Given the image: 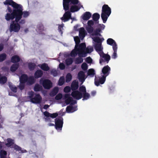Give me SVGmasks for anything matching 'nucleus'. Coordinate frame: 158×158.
I'll list each match as a JSON object with an SVG mask.
<instances>
[{
	"instance_id": "5701e85b",
	"label": "nucleus",
	"mask_w": 158,
	"mask_h": 158,
	"mask_svg": "<svg viewBox=\"0 0 158 158\" xmlns=\"http://www.w3.org/2000/svg\"><path fill=\"white\" fill-rule=\"evenodd\" d=\"M91 14L89 12H86L82 15V18L84 20H89L91 17Z\"/></svg>"
},
{
	"instance_id": "423d86ee",
	"label": "nucleus",
	"mask_w": 158,
	"mask_h": 158,
	"mask_svg": "<svg viewBox=\"0 0 158 158\" xmlns=\"http://www.w3.org/2000/svg\"><path fill=\"white\" fill-rule=\"evenodd\" d=\"M100 56L101 57L104 59L100 58L99 60V63L100 64H102V62L106 61L107 63H108L110 59V56L108 54H105L103 52L100 53Z\"/></svg>"
},
{
	"instance_id": "bf43d9fd",
	"label": "nucleus",
	"mask_w": 158,
	"mask_h": 158,
	"mask_svg": "<svg viewBox=\"0 0 158 158\" xmlns=\"http://www.w3.org/2000/svg\"><path fill=\"white\" fill-rule=\"evenodd\" d=\"M62 98V94L61 93H59L56 96L55 99L56 100H59L61 99Z\"/></svg>"
},
{
	"instance_id": "ea45409f",
	"label": "nucleus",
	"mask_w": 158,
	"mask_h": 158,
	"mask_svg": "<svg viewBox=\"0 0 158 158\" xmlns=\"http://www.w3.org/2000/svg\"><path fill=\"white\" fill-rule=\"evenodd\" d=\"M81 57H82L79 56V57L76 58L75 60V64H78L82 63L83 62V59Z\"/></svg>"
},
{
	"instance_id": "6e6552de",
	"label": "nucleus",
	"mask_w": 158,
	"mask_h": 158,
	"mask_svg": "<svg viewBox=\"0 0 158 158\" xmlns=\"http://www.w3.org/2000/svg\"><path fill=\"white\" fill-rule=\"evenodd\" d=\"M72 19L71 14L70 12L68 10L66 11L63 15V16L60 18V19L64 22Z\"/></svg>"
},
{
	"instance_id": "393cba45",
	"label": "nucleus",
	"mask_w": 158,
	"mask_h": 158,
	"mask_svg": "<svg viewBox=\"0 0 158 158\" xmlns=\"http://www.w3.org/2000/svg\"><path fill=\"white\" fill-rule=\"evenodd\" d=\"M85 31L83 27H81L79 30V36L81 39H83L85 36Z\"/></svg>"
},
{
	"instance_id": "72a5a7b5",
	"label": "nucleus",
	"mask_w": 158,
	"mask_h": 158,
	"mask_svg": "<svg viewBox=\"0 0 158 158\" xmlns=\"http://www.w3.org/2000/svg\"><path fill=\"white\" fill-rule=\"evenodd\" d=\"M93 40L97 44H102V43L104 40V39L103 38H100L99 37L96 36L93 38Z\"/></svg>"
},
{
	"instance_id": "052dcab7",
	"label": "nucleus",
	"mask_w": 158,
	"mask_h": 158,
	"mask_svg": "<svg viewBox=\"0 0 158 158\" xmlns=\"http://www.w3.org/2000/svg\"><path fill=\"white\" fill-rule=\"evenodd\" d=\"M51 73L54 77L56 76L58 74L57 71L54 69H52L51 71Z\"/></svg>"
},
{
	"instance_id": "de8ad7c7",
	"label": "nucleus",
	"mask_w": 158,
	"mask_h": 158,
	"mask_svg": "<svg viewBox=\"0 0 158 158\" xmlns=\"http://www.w3.org/2000/svg\"><path fill=\"white\" fill-rule=\"evenodd\" d=\"M6 58V55L5 53H3L0 54V62L4 60Z\"/></svg>"
},
{
	"instance_id": "2eb2a0df",
	"label": "nucleus",
	"mask_w": 158,
	"mask_h": 158,
	"mask_svg": "<svg viewBox=\"0 0 158 158\" xmlns=\"http://www.w3.org/2000/svg\"><path fill=\"white\" fill-rule=\"evenodd\" d=\"M88 27H86V29L89 33H91L93 31L94 28L92 27L94 24V22L92 20H89L87 23Z\"/></svg>"
},
{
	"instance_id": "f257e3e1",
	"label": "nucleus",
	"mask_w": 158,
	"mask_h": 158,
	"mask_svg": "<svg viewBox=\"0 0 158 158\" xmlns=\"http://www.w3.org/2000/svg\"><path fill=\"white\" fill-rule=\"evenodd\" d=\"M23 7L20 4L19 5L14 12H12V9L8 6L6 10L7 13L5 15V19L6 21H8L13 20L15 17H16L19 20L22 19V17L27 18L29 15L30 13L27 11H23Z\"/></svg>"
},
{
	"instance_id": "0eeeda50",
	"label": "nucleus",
	"mask_w": 158,
	"mask_h": 158,
	"mask_svg": "<svg viewBox=\"0 0 158 158\" xmlns=\"http://www.w3.org/2000/svg\"><path fill=\"white\" fill-rule=\"evenodd\" d=\"M42 100V98L39 94H35L33 98L31 99V102L35 104L40 103Z\"/></svg>"
},
{
	"instance_id": "4c0bfd02",
	"label": "nucleus",
	"mask_w": 158,
	"mask_h": 158,
	"mask_svg": "<svg viewBox=\"0 0 158 158\" xmlns=\"http://www.w3.org/2000/svg\"><path fill=\"white\" fill-rule=\"evenodd\" d=\"M9 86L11 90L14 92L16 93L17 92V88L15 85L12 84L11 83H9Z\"/></svg>"
},
{
	"instance_id": "c03bdc74",
	"label": "nucleus",
	"mask_w": 158,
	"mask_h": 158,
	"mask_svg": "<svg viewBox=\"0 0 158 158\" xmlns=\"http://www.w3.org/2000/svg\"><path fill=\"white\" fill-rule=\"evenodd\" d=\"M72 79V76L71 73H68L66 77V82L68 83Z\"/></svg>"
},
{
	"instance_id": "4d7b16f0",
	"label": "nucleus",
	"mask_w": 158,
	"mask_h": 158,
	"mask_svg": "<svg viewBox=\"0 0 158 158\" xmlns=\"http://www.w3.org/2000/svg\"><path fill=\"white\" fill-rule=\"evenodd\" d=\"M74 40L76 43L75 46H77V45L79 44L80 42V38L78 36L74 37Z\"/></svg>"
},
{
	"instance_id": "e2e57ef3",
	"label": "nucleus",
	"mask_w": 158,
	"mask_h": 158,
	"mask_svg": "<svg viewBox=\"0 0 158 158\" xmlns=\"http://www.w3.org/2000/svg\"><path fill=\"white\" fill-rule=\"evenodd\" d=\"M98 28H100L101 29V31H102V30H104L105 27V25L102 24H98Z\"/></svg>"
},
{
	"instance_id": "cd10ccee",
	"label": "nucleus",
	"mask_w": 158,
	"mask_h": 158,
	"mask_svg": "<svg viewBox=\"0 0 158 158\" xmlns=\"http://www.w3.org/2000/svg\"><path fill=\"white\" fill-rule=\"evenodd\" d=\"M20 60V58L18 56L15 55L11 57V61L12 63H15L19 62Z\"/></svg>"
},
{
	"instance_id": "69168bd1",
	"label": "nucleus",
	"mask_w": 158,
	"mask_h": 158,
	"mask_svg": "<svg viewBox=\"0 0 158 158\" xmlns=\"http://www.w3.org/2000/svg\"><path fill=\"white\" fill-rule=\"evenodd\" d=\"M86 61L88 63L90 64L92 62V60L90 57H88L86 58Z\"/></svg>"
},
{
	"instance_id": "c9c22d12",
	"label": "nucleus",
	"mask_w": 158,
	"mask_h": 158,
	"mask_svg": "<svg viewBox=\"0 0 158 158\" xmlns=\"http://www.w3.org/2000/svg\"><path fill=\"white\" fill-rule=\"evenodd\" d=\"M77 54H78V51L76 48V47H75V49L72 50L70 53L71 56L72 57H75Z\"/></svg>"
},
{
	"instance_id": "37998d69",
	"label": "nucleus",
	"mask_w": 158,
	"mask_h": 158,
	"mask_svg": "<svg viewBox=\"0 0 158 158\" xmlns=\"http://www.w3.org/2000/svg\"><path fill=\"white\" fill-rule=\"evenodd\" d=\"M7 81V78L6 77L2 76L0 77V83L1 84H4Z\"/></svg>"
},
{
	"instance_id": "864d4df0",
	"label": "nucleus",
	"mask_w": 158,
	"mask_h": 158,
	"mask_svg": "<svg viewBox=\"0 0 158 158\" xmlns=\"http://www.w3.org/2000/svg\"><path fill=\"white\" fill-rule=\"evenodd\" d=\"M81 68L82 70L84 71L87 70L88 68L87 64L85 63H83L81 65Z\"/></svg>"
},
{
	"instance_id": "a878e982",
	"label": "nucleus",
	"mask_w": 158,
	"mask_h": 158,
	"mask_svg": "<svg viewBox=\"0 0 158 158\" xmlns=\"http://www.w3.org/2000/svg\"><path fill=\"white\" fill-rule=\"evenodd\" d=\"M27 76L25 74L22 75L20 78L19 81L21 82L22 83H25L27 82L28 79Z\"/></svg>"
},
{
	"instance_id": "774afa93",
	"label": "nucleus",
	"mask_w": 158,
	"mask_h": 158,
	"mask_svg": "<svg viewBox=\"0 0 158 158\" xmlns=\"http://www.w3.org/2000/svg\"><path fill=\"white\" fill-rule=\"evenodd\" d=\"M59 67L61 70L64 69L65 68V66L63 63H60L59 65Z\"/></svg>"
},
{
	"instance_id": "7ed1b4c3",
	"label": "nucleus",
	"mask_w": 158,
	"mask_h": 158,
	"mask_svg": "<svg viewBox=\"0 0 158 158\" xmlns=\"http://www.w3.org/2000/svg\"><path fill=\"white\" fill-rule=\"evenodd\" d=\"M15 19V20L11 23L10 26L9 30L10 32L13 31L18 32L20 28V24H23L25 23V20L24 19L19 20L16 17Z\"/></svg>"
},
{
	"instance_id": "20e7f679",
	"label": "nucleus",
	"mask_w": 158,
	"mask_h": 158,
	"mask_svg": "<svg viewBox=\"0 0 158 158\" xmlns=\"http://www.w3.org/2000/svg\"><path fill=\"white\" fill-rule=\"evenodd\" d=\"M111 9L107 4L104 5L102 8L101 17L104 23H106L111 13Z\"/></svg>"
},
{
	"instance_id": "c756f323",
	"label": "nucleus",
	"mask_w": 158,
	"mask_h": 158,
	"mask_svg": "<svg viewBox=\"0 0 158 158\" xmlns=\"http://www.w3.org/2000/svg\"><path fill=\"white\" fill-rule=\"evenodd\" d=\"M35 82V80L33 76H30L28 77L27 83L28 85H31L33 84Z\"/></svg>"
},
{
	"instance_id": "79ce46f5",
	"label": "nucleus",
	"mask_w": 158,
	"mask_h": 158,
	"mask_svg": "<svg viewBox=\"0 0 158 158\" xmlns=\"http://www.w3.org/2000/svg\"><path fill=\"white\" fill-rule=\"evenodd\" d=\"M42 88V87L39 84H36L34 87V90L35 91H40L41 90Z\"/></svg>"
},
{
	"instance_id": "dca6fc26",
	"label": "nucleus",
	"mask_w": 158,
	"mask_h": 158,
	"mask_svg": "<svg viewBox=\"0 0 158 158\" xmlns=\"http://www.w3.org/2000/svg\"><path fill=\"white\" fill-rule=\"evenodd\" d=\"M110 68L109 66L107 65L104 67L102 70V72L103 74L102 76H104L105 77H106L110 73Z\"/></svg>"
},
{
	"instance_id": "9b49d317",
	"label": "nucleus",
	"mask_w": 158,
	"mask_h": 158,
	"mask_svg": "<svg viewBox=\"0 0 158 158\" xmlns=\"http://www.w3.org/2000/svg\"><path fill=\"white\" fill-rule=\"evenodd\" d=\"M74 98L77 100L81 99L83 97L82 93L78 90H74L72 93L71 95Z\"/></svg>"
},
{
	"instance_id": "58836bf2",
	"label": "nucleus",
	"mask_w": 158,
	"mask_h": 158,
	"mask_svg": "<svg viewBox=\"0 0 158 158\" xmlns=\"http://www.w3.org/2000/svg\"><path fill=\"white\" fill-rule=\"evenodd\" d=\"M28 67L31 71L33 70L35 68L36 65L34 63L30 62L28 64Z\"/></svg>"
},
{
	"instance_id": "1a4fd4ad",
	"label": "nucleus",
	"mask_w": 158,
	"mask_h": 158,
	"mask_svg": "<svg viewBox=\"0 0 158 158\" xmlns=\"http://www.w3.org/2000/svg\"><path fill=\"white\" fill-rule=\"evenodd\" d=\"M85 51L82 52L81 53H79V56L80 57L82 56V57H85L86 56V54L87 53H90L94 51V49L92 47L88 46L87 48L86 47L85 48Z\"/></svg>"
},
{
	"instance_id": "338daca9",
	"label": "nucleus",
	"mask_w": 158,
	"mask_h": 158,
	"mask_svg": "<svg viewBox=\"0 0 158 158\" xmlns=\"http://www.w3.org/2000/svg\"><path fill=\"white\" fill-rule=\"evenodd\" d=\"M113 45V49L114 51L117 52V45L116 43H115Z\"/></svg>"
},
{
	"instance_id": "09e8293b",
	"label": "nucleus",
	"mask_w": 158,
	"mask_h": 158,
	"mask_svg": "<svg viewBox=\"0 0 158 158\" xmlns=\"http://www.w3.org/2000/svg\"><path fill=\"white\" fill-rule=\"evenodd\" d=\"M37 29L40 32H41L44 30V26L43 25L41 24L40 23L37 25Z\"/></svg>"
},
{
	"instance_id": "bb28decb",
	"label": "nucleus",
	"mask_w": 158,
	"mask_h": 158,
	"mask_svg": "<svg viewBox=\"0 0 158 158\" xmlns=\"http://www.w3.org/2000/svg\"><path fill=\"white\" fill-rule=\"evenodd\" d=\"M102 32L101 31V29L100 28H97L95 29L94 30H93V32L91 33L92 35L93 36H101V34L99 33Z\"/></svg>"
},
{
	"instance_id": "3c124183",
	"label": "nucleus",
	"mask_w": 158,
	"mask_h": 158,
	"mask_svg": "<svg viewBox=\"0 0 158 158\" xmlns=\"http://www.w3.org/2000/svg\"><path fill=\"white\" fill-rule=\"evenodd\" d=\"M64 83V79L63 77H61L58 81V84L59 86H61Z\"/></svg>"
},
{
	"instance_id": "4be33fe9",
	"label": "nucleus",
	"mask_w": 158,
	"mask_h": 158,
	"mask_svg": "<svg viewBox=\"0 0 158 158\" xmlns=\"http://www.w3.org/2000/svg\"><path fill=\"white\" fill-rule=\"evenodd\" d=\"M100 17V15L98 13H94L93 15L92 18L93 20L95 22V24L99 23L98 20L99 19Z\"/></svg>"
},
{
	"instance_id": "aec40b11",
	"label": "nucleus",
	"mask_w": 158,
	"mask_h": 158,
	"mask_svg": "<svg viewBox=\"0 0 158 158\" xmlns=\"http://www.w3.org/2000/svg\"><path fill=\"white\" fill-rule=\"evenodd\" d=\"M78 81L76 80L73 81L71 86V90L72 91L76 90L78 89Z\"/></svg>"
},
{
	"instance_id": "f03ea898",
	"label": "nucleus",
	"mask_w": 158,
	"mask_h": 158,
	"mask_svg": "<svg viewBox=\"0 0 158 158\" xmlns=\"http://www.w3.org/2000/svg\"><path fill=\"white\" fill-rule=\"evenodd\" d=\"M79 0H63V9L65 11L69 10L70 12L78 11L83 6L80 5Z\"/></svg>"
},
{
	"instance_id": "473e14b6",
	"label": "nucleus",
	"mask_w": 158,
	"mask_h": 158,
	"mask_svg": "<svg viewBox=\"0 0 158 158\" xmlns=\"http://www.w3.org/2000/svg\"><path fill=\"white\" fill-rule=\"evenodd\" d=\"M14 148L16 151H20L22 153L27 152V151L26 150H22L21 148L20 147L16 144H15Z\"/></svg>"
},
{
	"instance_id": "39448f33",
	"label": "nucleus",
	"mask_w": 158,
	"mask_h": 158,
	"mask_svg": "<svg viewBox=\"0 0 158 158\" xmlns=\"http://www.w3.org/2000/svg\"><path fill=\"white\" fill-rule=\"evenodd\" d=\"M55 127L57 130L61 131L63 127V119L61 117L56 118L55 119Z\"/></svg>"
},
{
	"instance_id": "6e6d98bb",
	"label": "nucleus",
	"mask_w": 158,
	"mask_h": 158,
	"mask_svg": "<svg viewBox=\"0 0 158 158\" xmlns=\"http://www.w3.org/2000/svg\"><path fill=\"white\" fill-rule=\"evenodd\" d=\"M79 90L80 91V92L82 93V94H83L86 92V88L85 87L84 85H82L80 87Z\"/></svg>"
},
{
	"instance_id": "680f3d73",
	"label": "nucleus",
	"mask_w": 158,
	"mask_h": 158,
	"mask_svg": "<svg viewBox=\"0 0 158 158\" xmlns=\"http://www.w3.org/2000/svg\"><path fill=\"white\" fill-rule=\"evenodd\" d=\"M35 94H34V92L33 91L29 92L28 93L29 98H30V99L33 98L35 96Z\"/></svg>"
},
{
	"instance_id": "f704fd0d",
	"label": "nucleus",
	"mask_w": 158,
	"mask_h": 158,
	"mask_svg": "<svg viewBox=\"0 0 158 158\" xmlns=\"http://www.w3.org/2000/svg\"><path fill=\"white\" fill-rule=\"evenodd\" d=\"M40 68L44 71H48L50 69L49 67L46 63H44L42 64L40 66Z\"/></svg>"
},
{
	"instance_id": "412c9836",
	"label": "nucleus",
	"mask_w": 158,
	"mask_h": 158,
	"mask_svg": "<svg viewBox=\"0 0 158 158\" xmlns=\"http://www.w3.org/2000/svg\"><path fill=\"white\" fill-rule=\"evenodd\" d=\"M44 114L45 117H48L50 116L52 118H56L58 116V114L57 113H50L48 112L45 111L44 112Z\"/></svg>"
},
{
	"instance_id": "13d9d810",
	"label": "nucleus",
	"mask_w": 158,
	"mask_h": 158,
	"mask_svg": "<svg viewBox=\"0 0 158 158\" xmlns=\"http://www.w3.org/2000/svg\"><path fill=\"white\" fill-rule=\"evenodd\" d=\"M71 89V88L69 86H66L65 87L64 89V92L68 93L70 92Z\"/></svg>"
},
{
	"instance_id": "f3484780",
	"label": "nucleus",
	"mask_w": 158,
	"mask_h": 158,
	"mask_svg": "<svg viewBox=\"0 0 158 158\" xmlns=\"http://www.w3.org/2000/svg\"><path fill=\"white\" fill-rule=\"evenodd\" d=\"M86 44L85 43H81L80 44L77 45V46H75V47H76V48L78 51V56H79V53H81L82 52H84L86 48Z\"/></svg>"
},
{
	"instance_id": "8fccbe9b",
	"label": "nucleus",
	"mask_w": 158,
	"mask_h": 158,
	"mask_svg": "<svg viewBox=\"0 0 158 158\" xmlns=\"http://www.w3.org/2000/svg\"><path fill=\"white\" fill-rule=\"evenodd\" d=\"M73 62V58H67L66 60V64L67 65H69L72 64Z\"/></svg>"
},
{
	"instance_id": "4468645a",
	"label": "nucleus",
	"mask_w": 158,
	"mask_h": 158,
	"mask_svg": "<svg viewBox=\"0 0 158 158\" xmlns=\"http://www.w3.org/2000/svg\"><path fill=\"white\" fill-rule=\"evenodd\" d=\"M106 79V77L103 76L102 77H99V79H97L95 78L94 80L95 84L97 86H98L100 84H103L104 83Z\"/></svg>"
},
{
	"instance_id": "603ef678",
	"label": "nucleus",
	"mask_w": 158,
	"mask_h": 158,
	"mask_svg": "<svg viewBox=\"0 0 158 158\" xmlns=\"http://www.w3.org/2000/svg\"><path fill=\"white\" fill-rule=\"evenodd\" d=\"M82 94L83 95V99H82V100H87L90 97L89 94L88 93H87L86 92L85 93Z\"/></svg>"
},
{
	"instance_id": "b1692460",
	"label": "nucleus",
	"mask_w": 158,
	"mask_h": 158,
	"mask_svg": "<svg viewBox=\"0 0 158 158\" xmlns=\"http://www.w3.org/2000/svg\"><path fill=\"white\" fill-rule=\"evenodd\" d=\"M43 74V72L41 70H37L34 73V77L36 79L41 77Z\"/></svg>"
},
{
	"instance_id": "49530a36",
	"label": "nucleus",
	"mask_w": 158,
	"mask_h": 158,
	"mask_svg": "<svg viewBox=\"0 0 158 158\" xmlns=\"http://www.w3.org/2000/svg\"><path fill=\"white\" fill-rule=\"evenodd\" d=\"M115 43V41L111 38H109L107 40V44L110 45H112Z\"/></svg>"
},
{
	"instance_id": "5fc2aeb1",
	"label": "nucleus",
	"mask_w": 158,
	"mask_h": 158,
	"mask_svg": "<svg viewBox=\"0 0 158 158\" xmlns=\"http://www.w3.org/2000/svg\"><path fill=\"white\" fill-rule=\"evenodd\" d=\"M25 86V83L24 82L22 83L20 81L19 84L18 86L19 89L21 90H23Z\"/></svg>"
},
{
	"instance_id": "2f4dec72",
	"label": "nucleus",
	"mask_w": 158,
	"mask_h": 158,
	"mask_svg": "<svg viewBox=\"0 0 158 158\" xmlns=\"http://www.w3.org/2000/svg\"><path fill=\"white\" fill-rule=\"evenodd\" d=\"M88 76L93 77L95 74V70L94 69H89L87 72Z\"/></svg>"
},
{
	"instance_id": "a19ab883",
	"label": "nucleus",
	"mask_w": 158,
	"mask_h": 158,
	"mask_svg": "<svg viewBox=\"0 0 158 158\" xmlns=\"http://www.w3.org/2000/svg\"><path fill=\"white\" fill-rule=\"evenodd\" d=\"M19 64H13L10 67V71L12 72L15 71L18 68Z\"/></svg>"
},
{
	"instance_id": "ddd939ff",
	"label": "nucleus",
	"mask_w": 158,
	"mask_h": 158,
	"mask_svg": "<svg viewBox=\"0 0 158 158\" xmlns=\"http://www.w3.org/2000/svg\"><path fill=\"white\" fill-rule=\"evenodd\" d=\"M3 3L5 5H9L13 7V10H12V12H14L16 9H17V7L19 5V4H18L14 1H12L10 2L8 0H6L5 1L3 2Z\"/></svg>"
},
{
	"instance_id": "9d476101",
	"label": "nucleus",
	"mask_w": 158,
	"mask_h": 158,
	"mask_svg": "<svg viewBox=\"0 0 158 158\" xmlns=\"http://www.w3.org/2000/svg\"><path fill=\"white\" fill-rule=\"evenodd\" d=\"M71 94H66L64 95L63 97V99L65 100V103L66 105H68L69 104H71L72 101L75 102V100H74L72 98L70 97Z\"/></svg>"
},
{
	"instance_id": "0e129e2a",
	"label": "nucleus",
	"mask_w": 158,
	"mask_h": 158,
	"mask_svg": "<svg viewBox=\"0 0 158 158\" xmlns=\"http://www.w3.org/2000/svg\"><path fill=\"white\" fill-rule=\"evenodd\" d=\"M50 117V116H48V117H46L44 118L46 122H53V121H52V119Z\"/></svg>"
},
{
	"instance_id": "6ab92c4d",
	"label": "nucleus",
	"mask_w": 158,
	"mask_h": 158,
	"mask_svg": "<svg viewBox=\"0 0 158 158\" xmlns=\"http://www.w3.org/2000/svg\"><path fill=\"white\" fill-rule=\"evenodd\" d=\"M77 110V106H69L66 108V111L68 113L73 112Z\"/></svg>"
},
{
	"instance_id": "c85d7f7f",
	"label": "nucleus",
	"mask_w": 158,
	"mask_h": 158,
	"mask_svg": "<svg viewBox=\"0 0 158 158\" xmlns=\"http://www.w3.org/2000/svg\"><path fill=\"white\" fill-rule=\"evenodd\" d=\"M94 48L97 52H102L103 48L102 46V44H96L94 45Z\"/></svg>"
},
{
	"instance_id": "7c9ffc66",
	"label": "nucleus",
	"mask_w": 158,
	"mask_h": 158,
	"mask_svg": "<svg viewBox=\"0 0 158 158\" xmlns=\"http://www.w3.org/2000/svg\"><path fill=\"white\" fill-rule=\"evenodd\" d=\"M58 88L55 87L53 88L52 91L50 93V95L51 96H54L58 93Z\"/></svg>"
},
{
	"instance_id": "e433bc0d",
	"label": "nucleus",
	"mask_w": 158,
	"mask_h": 158,
	"mask_svg": "<svg viewBox=\"0 0 158 158\" xmlns=\"http://www.w3.org/2000/svg\"><path fill=\"white\" fill-rule=\"evenodd\" d=\"M7 141V143H6V145L8 147H10L14 144V140L11 138H8Z\"/></svg>"
},
{
	"instance_id": "a18cd8bd",
	"label": "nucleus",
	"mask_w": 158,
	"mask_h": 158,
	"mask_svg": "<svg viewBox=\"0 0 158 158\" xmlns=\"http://www.w3.org/2000/svg\"><path fill=\"white\" fill-rule=\"evenodd\" d=\"M6 155L7 152L6 151L2 150L0 152L1 158H6Z\"/></svg>"
},
{
	"instance_id": "a211bd4d",
	"label": "nucleus",
	"mask_w": 158,
	"mask_h": 158,
	"mask_svg": "<svg viewBox=\"0 0 158 158\" xmlns=\"http://www.w3.org/2000/svg\"><path fill=\"white\" fill-rule=\"evenodd\" d=\"M85 73L83 71H80L78 73V78L79 81L81 82V84L83 83L85 80Z\"/></svg>"
},
{
	"instance_id": "f8f14e48",
	"label": "nucleus",
	"mask_w": 158,
	"mask_h": 158,
	"mask_svg": "<svg viewBox=\"0 0 158 158\" xmlns=\"http://www.w3.org/2000/svg\"><path fill=\"white\" fill-rule=\"evenodd\" d=\"M52 84L51 81L48 79H45L42 82V85L44 88L46 89H49L52 86Z\"/></svg>"
}]
</instances>
